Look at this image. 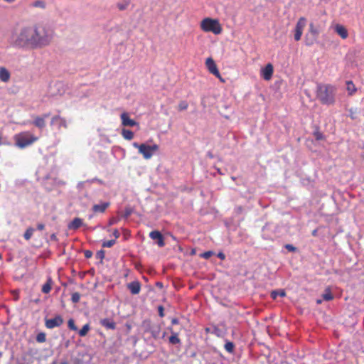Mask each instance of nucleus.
<instances>
[{"label": "nucleus", "mask_w": 364, "mask_h": 364, "mask_svg": "<svg viewBox=\"0 0 364 364\" xmlns=\"http://www.w3.org/2000/svg\"><path fill=\"white\" fill-rule=\"evenodd\" d=\"M53 38V31L47 25L38 23L14 31L9 38V43L16 49L31 50L49 46Z\"/></svg>", "instance_id": "nucleus-1"}, {"label": "nucleus", "mask_w": 364, "mask_h": 364, "mask_svg": "<svg viewBox=\"0 0 364 364\" xmlns=\"http://www.w3.org/2000/svg\"><path fill=\"white\" fill-rule=\"evenodd\" d=\"M316 95L318 99L325 105L334 102L335 88L330 85H318Z\"/></svg>", "instance_id": "nucleus-2"}, {"label": "nucleus", "mask_w": 364, "mask_h": 364, "mask_svg": "<svg viewBox=\"0 0 364 364\" xmlns=\"http://www.w3.org/2000/svg\"><path fill=\"white\" fill-rule=\"evenodd\" d=\"M201 28L205 32H212L218 35L222 32V28L218 20L206 18L201 22Z\"/></svg>", "instance_id": "nucleus-3"}, {"label": "nucleus", "mask_w": 364, "mask_h": 364, "mask_svg": "<svg viewBox=\"0 0 364 364\" xmlns=\"http://www.w3.org/2000/svg\"><path fill=\"white\" fill-rule=\"evenodd\" d=\"M37 139V137L31 135L28 132H23L15 136L16 145L21 149H23L32 144Z\"/></svg>", "instance_id": "nucleus-4"}, {"label": "nucleus", "mask_w": 364, "mask_h": 364, "mask_svg": "<svg viewBox=\"0 0 364 364\" xmlns=\"http://www.w3.org/2000/svg\"><path fill=\"white\" fill-rule=\"evenodd\" d=\"M159 149L157 144L146 145L141 144L139 146V153L141 154L145 159H149L154 155V152Z\"/></svg>", "instance_id": "nucleus-5"}, {"label": "nucleus", "mask_w": 364, "mask_h": 364, "mask_svg": "<svg viewBox=\"0 0 364 364\" xmlns=\"http://www.w3.org/2000/svg\"><path fill=\"white\" fill-rule=\"evenodd\" d=\"M306 24V19L304 17H301L296 23L295 27V33H294V39L298 41L301 39L303 30Z\"/></svg>", "instance_id": "nucleus-6"}, {"label": "nucleus", "mask_w": 364, "mask_h": 364, "mask_svg": "<svg viewBox=\"0 0 364 364\" xmlns=\"http://www.w3.org/2000/svg\"><path fill=\"white\" fill-rule=\"evenodd\" d=\"M205 65L208 71L215 77L223 80L217 68V65L212 58H208L205 60Z\"/></svg>", "instance_id": "nucleus-7"}, {"label": "nucleus", "mask_w": 364, "mask_h": 364, "mask_svg": "<svg viewBox=\"0 0 364 364\" xmlns=\"http://www.w3.org/2000/svg\"><path fill=\"white\" fill-rule=\"evenodd\" d=\"M63 323V319L61 316L57 315L53 318L46 319L45 325L49 329L58 327Z\"/></svg>", "instance_id": "nucleus-8"}, {"label": "nucleus", "mask_w": 364, "mask_h": 364, "mask_svg": "<svg viewBox=\"0 0 364 364\" xmlns=\"http://www.w3.org/2000/svg\"><path fill=\"white\" fill-rule=\"evenodd\" d=\"M149 237L153 240H156V243L159 245V247H164L165 245V242H164V236H163V235L159 231H158V230L151 231L149 233Z\"/></svg>", "instance_id": "nucleus-9"}, {"label": "nucleus", "mask_w": 364, "mask_h": 364, "mask_svg": "<svg viewBox=\"0 0 364 364\" xmlns=\"http://www.w3.org/2000/svg\"><path fill=\"white\" fill-rule=\"evenodd\" d=\"M50 113H46L41 117H36L33 124L39 129H43L46 127V119L49 117Z\"/></svg>", "instance_id": "nucleus-10"}, {"label": "nucleus", "mask_w": 364, "mask_h": 364, "mask_svg": "<svg viewBox=\"0 0 364 364\" xmlns=\"http://www.w3.org/2000/svg\"><path fill=\"white\" fill-rule=\"evenodd\" d=\"M122 124L124 127H134L136 124V122L130 119L127 113L124 112L121 114Z\"/></svg>", "instance_id": "nucleus-11"}, {"label": "nucleus", "mask_w": 364, "mask_h": 364, "mask_svg": "<svg viewBox=\"0 0 364 364\" xmlns=\"http://www.w3.org/2000/svg\"><path fill=\"white\" fill-rule=\"evenodd\" d=\"M127 288L132 294H138L141 290V284L138 281H134L127 284Z\"/></svg>", "instance_id": "nucleus-12"}, {"label": "nucleus", "mask_w": 364, "mask_h": 364, "mask_svg": "<svg viewBox=\"0 0 364 364\" xmlns=\"http://www.w3.org/2000/svg\"><path fill=\"white\" fill-rule=\"evenodd\" d=\"M309 35L312 36V38L309 42H307V45L311 46L314 44V41H316L318 35V29L314 27L312 23L309 24Z\"/></svg>", "instance_id": "nucleus-13"}, {"label": "nucleus", "mask_w": 364, "mask_h": 364, "mask_svg": "<svg viewBox=\"0 0 364 364\" xmlns=\"http://www.w3.org/2000/svg\"><path fill=\"white\" fill-rule=\"evenodd\" d=\"M273 66L269 63L262 70V76L264 80H269L271 79L273 74Z\"/></svg>", "instance_id": "nucleus-14"}, {"label": "nucleus", "mask_w": 364, "mask_h": 364, "mask_svg": "<svg viewBox=\"0 0 364 364\" xmlns=\"http://www.w3.org/2000/svg\"><path fill=\"white\" fill-rule=\"evenodd\" d=\"M83 225V221L80 218H75L68 225V228L70 230H77Z\"/></svg>", "instance_id": "nucleus-15"}, {"label": "nucleus", "mask_w": 364, "mask_h": 364, "mask_svg": "<svg viewBox=\"0 0 364 364\" xmlns=\"http://www.w3.org/2000/svg\"><path fill=\"white\" fill-rule=\"evenodd\" d=\"M51 125L58 124L59 127H67L66 121L65 119L60 117L59 115L53 117L50 122Z\"/></svg>", "instance_id": "nucleus-16"}, {"label": "nucleus", "mask_w": 364, "mask_h": 364, "mask_svg": "<svg viewBox=\"0 0 364 364\" xmlns=\"http://www.w3.org/2000/svg\"><path fill=\"white\" fill-rule=\"evenodd\" d=\"M109 202H104L101 204H95L92 206V210L95 213H104L105 210L109 206Z\"/></svg>", "instance_id": "nucleus-17"}, {"label": "nucleus", "mask_w": 364, "mask_h": 364, "mask_svg": "<svg viewBox=\"0 0 364 364\" xmlns=\"http://www.w3.org/2000/svg\"><path fill=\"white\" fill-rule=\"evenodd\" d=\"M11 74L9 71L4 67H0V80L4 82L9 81Z\"/></svg>", "instance_id": "nucleus-18"}, {"label": "nucleus", "mask_w": 364, "mask_h": 364, "mask_svg": "<svg viewBox=\"0 0 364 364\" xmlns=\"http://www.w3.org/2000/svg\"><path fill=\"white\" fill-rule=\"evenodd\" d=\"M335 31L342 38L345 39L348 37V31L343 26L337 24Z\"/></svg>", "instance_id": "nucleus-19"}, {"label": "nucleus", "mask_w": 364, "mask_h": 364, "mask_svg": "<svg viewBox=\"0 0 364 364\" xmlns=\"http://www.w3.org/2000/svg\"><path fill=\"white\" fill-rule=\"evenodd\" d=\"M100 323L102 326L107 328V329H114L116 327L115 323L109 318L102 319L100 321Z\"/></svg>", "instance_id": "nucleus-20"}, {"label": "nucleus", "mask_w": 364, "mask_h": 364, "mask_svg": "<svg viewBox=\"0 0 364 364\" xmlns=\"http://www.w3.org/2000/svg\"><path fill=\"white\" fill-rule=\"evenodd\" d=\"M30 6L31 7H34V8L46 9L47 4L44 0H36V1H33Z\"/></svg>", "instance_id": "nucleus-21"}, {"label": "nucleus", "mask_w": 364, "mask_h": 364, "mask_svg": "<svg viewBox=\"0 0 364 364\" xmlns=\"http://www.w3.org/2000/svg\"><path fill=\"white\" fill-rule=\"evenodd\" d=\"M171 331H172L171 329ZM168 341L172 345H176L181 343V340L178 338V333L171 331V336L168 338Z\"/></svg>", "instance_id": "nucleus-22"}, {"label": "nucleus", "mask_w": 364, "mask_h": 364, "mask_svg": "<svg viewBox=\"0 0 364 364\" xmlns=\"http://www.w3.org/2000/svg\"><path fill=\"white\" fill-rule=\"evenodd\" d=\"M52 283L51 278H48L46 283L42 287V291L45 294H48L51 290Z\"/></svg>", "instance_id": "nucleus-23"}, {"label": "nucleus", "mask_w": 364, "mask_h": 364, "mask_svg": "<svg viewBox=\"0 0 364 364\" xmlns=\"http://www.w3.org/2000/svg\"><path fill=\"white\" fill-rule=\"evenodd\" d=\"M149 331L154 338H157L160 333V327L158 326H151L149 328Z\"/></svg>", "instance_id": "nucleus-24"}, {"label": "nucleus", "mask_w": 364, "mask_h": 364, "mask_svg": "<svg viewBox=\"0 0 364 364\" xmlns=\"http://www.w3.org/2000/svg\"><path fill=\"white\" fill-rule=\"evenodd\" d=\"M122 134L123 137L127 140H131L134 137L133 132H132L129 129H123L122 132Z\"/></svg>", "instance_id": "nucleus-25"}, {"label": "nucleus", "mask_w": 364, "mask_h": 364, "mask_svg": "<svg viewBox=\"0 0 364 364\" xmlns=\"http://www.w3.org/2000/svg\"><path fill=\"white\" fill-rule=\"evenodd\" d=\"M224 348L226 351H228L230 353H232L235 348V345L232 342L226 341Z\"/></svg>", "instance_id": "nucleus-26"}, {"label": "nucleus", "mask_w": 364, "mask_h": 364, "mask_svg": "<svg viewBox=\"0 0 364 364\" xmlns=\"http://www.w3.org/2000/svg\"><path fill=\"white\" fill-rule=\"evenodd\" d=\"M286 295V293L284 290H274L271 293V296L273 299H276L277 296L283 297Z\"/></svg>", "instance_id": "nucleus-27"}, {"label": "nucleus", "mask_w": 364, "mask_h": 364, "mask_svg": "<svg viewBox=\"0 0 364 364\" xmlns=\"http://www.w3.org/2000/svg\"><path fill=\"white\" fill-rule=\"evenodd\" d=\"M129 2H130L129 0H124L122 2L117 4V8L120 11L125 10L127 8V6H129Z\"/></svg>", "instance_id": "nucleus-28"}, {"label": "nucleus", "mask_w": 364, "mask_h": 364, "mask_svg": "<svg viewBox=\"0 0 364 364\" xmlns=\"http://www.w3.org/2000/svg\"><path fill=\"white\" fill-rule=\"evenodd\" d=\"M346 85H347L346 89L348 91L350 95H352L356 90L355 85L353 83L352 81H348L346 82Z\"/></svg>", "instance_id": "nucleus-29"}, {"label": "nucleus", "mask_w": 364, "mask_h": 364, "mask_svg": "<svg viewBox=\"0 0 364 364\" xmlns=\"http://www.w3.org/2000/svg\"><path fill=\"white\" fill-rule=\"evenodd\" d=\"M90 330V326L89 324H85L82 326V328L79 331L80 336H85L87 333V332Z\"/></svg>", "instance_id": "nucleus-30"}, {"label": "nucleus", "mask_w": 364, "mask_h": 364, "mask_svg": "<svg viewBox=\"0 0 364 364\" xmlns=\"http://www.w3.org/2000/svg\"><path fill=\"white\" fill-rule=\"evenodd\" d=\"M33 228H28L26 232H24V235H23V237L26 240H28L29 239H31V237H32L33 235Z\"/></svg>", "instance_id": "nucleus-31"}, {"label": "nucleus", "mask_w": 364, "mask_h": 364, "mask_svg": "<svg viewBox=\"0 0 364 364\" xmlns=\"http://www.w3.org/2000/svg\"><path fill=\"white\" fill-rule=\"evenodd\" d=\"M46 340V335L45 333L41 332L36 336V341L38 343H43Z\"/></svg>", "instance_id": "nucleus-32"}, {"label": "nucleus", "mask_w": 364, "mask_h": 364, "mask_svg": "<svg viewBox=\"0 0 364 364\" xmlns=\"http://www.w3.org/2000/svg\"><path fill=\"white\" fill-rule=\"evenodd\" d=\"M322 297L326 301H330L333 299V296L331 292L328 290H326L324 294H323Z\"/></svg>", "instance_id": "nucleus-33"}, {"label": "nucleus", "mask_w": 364, "mask_h": 364, "mask_svg": "<svg viewBox=\"0 0 364 364\" xmlns=\"http://www.w3.org/2000/svg\"><path fill=\"white\" fill-rule=\"evenodd\" d=\"M105 251L104 250H100L98 251L97 253H96V258L97 259H99L100 260V264H102L103 262V259L105 258Z\"/></svg>", "instance_id": "nucleus-34"}, {"label": "nucleus", "mask_w": 364, "mask_h": 364, "mask_svg": "<svg viewBox=\"0 0 364 364\" xmlns=\"http://www.w3.org/2000/svg\"><path fill=\"white\" fill-rule=\"evenodd\" d=\"M115 243H116L115 240H110L105 241L102 243V247H112Z\"/></svg>", "instance_id": "nucleus-35"}, {"label": "nucleus", "mask_w": 364, "mask_h": 364, "mask_svg": "<svg viewBox=\"0 0 364 364\" xmlns=\"http://www.w3.org/2000/svg\"><path fill=\"white\" fill-rule=\"evenodd\" d=\"M80 299V294L78 292H75L72 294L71 300L72 302L76 304L79 302Z\"/></svg>", "instance_id": "nucleus-36"}, {"label": "nucleus", "mask_w": 364, "mask_h": 364, "mask_svg": "<svg viewBox=\"0 0 364 364\" xmlns=\"http://www.w3.org/2000/svg\"><path fill=\"white\" fill-rule=\"evenodd\" d=\"M214 255V252L213 251H207L203 253H202L200 256L202 258H204L205 259H209L211 256Z\"/></svg>", "instance_id": "nucleus-37"}, {"label": "nucleus", "mask_w": 364, "mask_h": 364, "mask_svg": "<svg viewBox=\"0 0 364 364\" xmlns=\"http://www.w3.org/2000/svg\"><path fill=\"white\" fill-rule=\"evenodd\" d=\"M188 107V103L185 101H182L178 105V109L180 111L185 110Z\"/></svg>", "instance_id": "nucleus-38"}, {"label": "nucleus", "mask_w": 364, "mask_h": 364, "mask_svg": "<svg viewBox=\"0 0 364 364\" xmlns=\"http://www.w3.org/2000/svg\"><path fill=\"white\" fill-rule=\"evenodd\" d=\"M68 327L70 329L74 330V331L77 330V327H76L75 322L73 319H70L68 322Z\"/></svg>", "instance_id": "nucleus-39"}, {"label": "nucleus", "mask_w": 364, "mask_h": 364, "mask_svg": "<svg viewBox=\"0 0 364 364\" xmlns=\"http://www.w3.org/2000/svg\"><path fill=\"white\" fill-rule=\"evenodd\" d=\"M285 248L288 250L289 252H295L296 250V248L294 246L290 244H287L285 245Z\"/></svg>", "instance_id": "nucleus-40"}, {"label": "nucleus", "mask_w": 364, "mask_h": 364, "mask_svg": "<svg viewBox=\"0 0 364 364\" xmlns=\"http://www.w3.org/2000/svg\"><path fill=\"white\" fill-rule=\"evenodd\" d=\"M314 136L316 138V140H321L323 139V135L319 132H316L314 133Z\"/></svg>", "instance_id": "nucleus-41"}, {"label": "nucleus", "mask_w": 364, "mask_h": 364, "mask_svg": "<svg viewBox=\"0 0 364 364\" xmlns=\"http://www.w3.org/2000/svg\"><path fill=\"white\" fill-rule=\"evenodd\" d=\"M164 307L162 306H158V311H159V315L160 317H164Z\"/></svg>", "instance_id": "nucleus-42"}, {"label": "nucleus", "mask_w": 364, "mask_h": 364, "mask_svg": "<svg viewBox=\"0 0 364 364\" xmlns=\"http://www.w3.org/2000/svg\"><path fill=\"white\" fill-rule=\"evenodd\" d=\"M92 256V252L90 250L85 251V257L86 258H90Z\"/></svg>", "instance_id": "nucleus-43"}, {"label": "nucleus", "mask_w": 364, "mask_h": 364, "mask_svg": "<svg viewBox=\"0 0 364 364\" xmlns=\"http://www.w3.org/2000/svg\"><path fill=\"white\" fill-rule=\"evenodd\" d=\"M131 214H132L131 209L127 208V209L125 210V213H124V217L125 218H128Z\"/></svg>", "instance_id": "nucleus-44"}, {"label": "nucleus", "mask_w": 364, "mask_h": 364, "mask_svg": "<svg viewBox=\"0 0 364 364\" xmlns=\"http://www.w3.org/2000/svg\"><path fill=\"white\" fill-rule=\"evenodd\" d=\"M218 257L220 259H222V260H224V259H225V254H224V253H223V252H219V253L218 254Z\"/></svg>", "instance_id": "nucleus-45"}, {"label": "nucleus", "mask_w": 364, "mask_h": 364, "mask_svg": "<svg viewBox=\"0 0 364 364\" xmlns=\"http://www.w3.org/2000/svg\"><path fill=\"white\" fill-rule=\"evenodd\" d=\"M45 228V225L43 223H39L37 225V229L39 230H43Z\"/></svg>", "instance_id": "nucleus-46"}, {"label": "nucleus", "mask_w": 364, "mask_h": 364, "mask_svg": "<svg viewBox=\"0 0 364 364\" xmlns=\"http://www.w3.org/2000/svg\"><path fill=\"white\" fill-rule=\"evenodd\" d=\"M113 235L114 236L115 238H118L119 237L120 234L117 229L114 230Z\"/></svg>", "instance_id": "nucleus-47"}, {"label": "nucleus", "mask_w": 364, "mask_h": 364, "mask_svg": "<svg viewBox=\"0 0 364 364\" xmlns=\"http://www.w3.org/2000/svg\"><path fill=\"white\" fill-rule=\"evenodd\" d=\"M312 38V36H309V34L306 36V44L307 45V42H309Z\"/></svg>", "instance_id": "nucleus-48"}, {"label": "nucleus", "mask_w": 364, "mask_h": 364, "mask_svg": "<svg viewBox=\"0 0 364 364\" xmlns=\"http://www.w3.org/2000/svg\"><path fill=\"white\" fill-rule=\"evenodd\" d=\"M87 181L90 182V183H92V182H95V181H98L100 183H102V181L100 180H99L98 178H93V179L90 180V181Z\"/></svg>", "instance_id": "nucleus-49"}, {"label": "nucleus", "mask_w": 364, "mask_h": 364, "mask_svg": "<svg viewBox=\"0 0 364 364\" xmlns=\"http://www.w3.org/2000/svg\"><path fill=\"white\" fill-rule=\"evenodd\" d=\"M171 323L172 324H178V320L177 318H173L171 320Z\"/></svg>", "instance_id": "nucleus-50"}, {"label": "nucleus", "mask_w": 364, "mask_h": 364, "mask_svg": "<svg viewBox=\"0 0 364 364\" xmlns=\"http://www.w3.org/2000/svg\"><path fill=\"white\" fill-rule=\"evenodd\" d=\"M133 146H134L135 148L138 149V150L139 151V146H140V144H138V143H136V142H134V143H133Z\"/></svg>", "instance_id": "nucleus-51"}, {"label": "nucleus", "mask_w": 364, "mask_h": 364, "mask_svg": "<svg viewBox=\"0 0 364 364\" xmlns=\"http://www.w3.org/2000/svg\"><path fill=\"white\" fill-rule=\"evenodd\" d=\"M51 239H53V240H56V236H55V234H53V235H51Z\"/></svg>", "instance_id": "nucleus-52"}, {"label": "nucleus", "mask_w": 364, "mask_h": 364, "mask_svg": "<svg viewBox=\"0 0 364 364\" xmlns=\"http://www.w3.org/2000/svg\"><path fill=\"white\" fill-rule=\"evenodd\" d=\"M156 285L161 287H162V284L161 282H158Z\"/></svg>", "instance_id": "nucleus-53"}, {"label": "nucleus", "mask_w": 364, "mask_h": 364, "mask_svg": "<svg viewBox=\"0 0 364 364\" xmlns=\"http://www.w3.org/2000/svg\"><path fill=\"white\" fill-rule=\"evenodd\" d=\"M316 302H317V304H321V300L318 299V300L316 301Z\"/></svg>", "instance_id": "nucleus-54"}, {"label": "nucleus", "mask_w": 364, "mask_h": 364, "mask_svg": "<svg viewBox=\"0 0 364 364\" xmlns=\"http://www.w3.org/2000/svg\"><path fill=\"white\" fill-rule=\"evenodd\" d=\"M60 364H68V363L65 361V362H61Z\"/></svg>", "instance_id": "nucleus-55"}, {"label": "nucleus", "mask_w": 364, "mask_h": 364, "mask_svg": "<svg viewBox=\"0 0 364 364\" xmlns=\"http://www.w3.org/2000/svg\"><path fill=\"white\" fill-rule=\"evenodd\" d=\"M114 220H111V221H110V223H109V224H110V225H112V224H114Z\"/></svg>", "instance_id": "nucleus-56"}, {"label": "nucleus", "mask_w": 364, "mask_h": 364, "mask_svg": "<svg viewBox=\"0 0 364 364\" xmlns=\"http://www.w3.org/2000/svg\"><path fill=\"white\" fill-rule=\"evenodd\" d=\"M316 230H314V231L313 232V235H315V234H316Z\"/></svg>", "instance_id": "nucleus-57"}, {"label": "nucleus", "mask_w": 364, "mask_h": 364, "mask_svg": "<svg viewBox=\"0 0 364 364\" xmlns=\"http://www.w3.org/2000/svg\"><path fill=\"white\" fill-rule=\"evenodd\" d=\"M1 258V255H0V259Z\"/></svg>", "instance_id": "nucleus-58"}]
</instances>
